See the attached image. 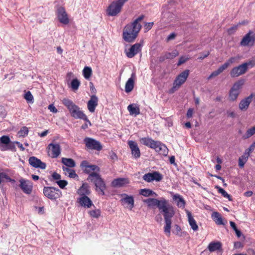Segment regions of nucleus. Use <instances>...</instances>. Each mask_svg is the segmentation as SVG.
I'll use <instances>...</instances> for the list:
<instances>
[{
  "label": "nucleus",
  "instance_id": "nucleus-1",
  "mask_svg": "<svg viewBox=\"0 0 255 255\" xmlns=\"http://www.w3.org/2000/svg\"><path fill=\"white\" fill-rule=\"evenodd\" d=\"M63 104L68 109L71 116L75 119L84 120L91 126L90 121L88 119L86 115L80 110V108L76 105L71 100L68 99H63Z\"/></svg>",
  "mask_w": 255,
  "mask_h": 255
},
{
  "label": "nucleus",
  "instance_id": "nucleus-2",
  "mask_svg": "<svg viewBox=\"0 0 255 255\" xmlns=\"http://www.w3.org/2000/svg\"><path fill=\"white\" fill-rule=\"evenodd\" d=\"M140 30L139 28L134 26L131 23L127 24L123 29V38L127 42H133L137 37Z\"/></svg>",
  "mask_w": 255,
  "mask_h": 255
},
{
  "label": "nucleus",
  "instance_id": "nucleus-3",
  "mask_svg": "<svg viewBox=\"0 0 255 255\" xmlns=\"http://www.w3.org/2000/svg\"><path fill=\"white\" fill-rule=\"evenodd\" d=\"M87 180L95 184L96 188V189L99 192V194L102 195L105 194L104 191L106 189V184L103 179L98 173L96 172L90 173L87 178Z\"/></svg>",
  "mask_w": 255,
  "mask_h": 255
},
{
  "label": "nucleus",
  "instance_id": "nucleus-4",
  "mask_svg": "<svg viewBox=\"0 0 255 255\" xmlns=\"http://www.w3.org/2000/svg\"><path fill=\"white\" fill-rule=\"evenodd\" d=\"M128 0H118L113 1L107 7L106 10L108 16H115L121 11L124 3Z\"/></svg>",
  "mask_w": 255,
  "mask_h": 255
},
{
  "label": "nucleus",
  "instance_id": "nucleus-5",
  "mask_svg": "<svg viewBox=\"0 0 255 255\" xmlns=\"http://www.w3.org/2000/svg\"><path fill=\"white\" fill-rule=\"evenodd\" d=\"M189 75V70H186L179 74L175 78L172 88L170 90V93H173L178 90L185 82Z\"/></svg>",
  "mask_w": 255,
  "mask_h": 255
},
{
  "label": "nucleus",
  "instance_id": "nucleus-6",
  "mask_svg": "<svg viewBox=\"0 0 255 255\" xmlns=\"http://www.w3.org/2000/svg\"><path fill=\"white\" fill-rule=\"evenodd\" d=\"M157 207L161 212L163 213L164 217L173 216L174 212L172 206L168 204V201L164 198L158 200Z\"/></svg>",
  "mask_w": 255,
  "mask_h": 255
},
{
  "label": "nucleus",
  "instance_id": "nucleus-7",
  "mask_svg": "<svg viewBox=\"0 0 255 255\" xmlns=\"http://www.w3.org/2000/svg\"><path fill=\"white\" fill-rule=\"evenodd\" d=\"M43 193L46 197L51 200L59 198L61 194V191L58 189L51 187H44Z\"/></svg>",
  "mask_w": 255,
  "mask_h": 255
},
{
  "label": "nucleus",
  "instance_id": "nucleus-8",
  "mask_svg": "<svg viewBox=\"0 0 255 255\" xmlns=\"http://www.w3.org/2000/svg\"><path fill=\"white\" fill-rule=\"evenodd\" d=\"M255 42V35L253 31L250 30L243 38L240 45L243 46H253Z\"/></svg>",
  "mask_w": 255,
  "mask_h": 255
},
{
  "label": "nucleus",
  "instance_id": "nucleus-9",
  "mask_svg": "<svg viewBox=\"0 0 255 255\" xmlns=\"http://www.w3.org/2000/svg\"><path fill=\"white\" fill-rule=\"evenodd\" d=\"M48 154L51 158H57L61 153L60 145L58 143H50L47 147Z\"/></svg>",
  "mask_w": 255,
  "mask_h": 255
},
{
  "label": "nucleus",
  "instance_id": "nucleus-10",
  "mask_svg": "<svg viewBox=\"0 0 255 255\" xmlns=\"http://www.w3.org/2000/svg\"><path fill=\"white\" fill-rule=\"evenodd\" d=\"M84 142L86 146L89 149L99 151L102 148V146L100 142L93 138L86 137L84 139Z\"/></svg>",
  "mask_w": 255,
  "mask_h": 255
},
{
  "label": "nucleus",
  "instance_id": "nucleus-11",
  "mask_svg": "<svg viewBox=\"0 0 255 255\" xmlns=\"http://www.w3.org/2000/svg\"><path fill=\"white\" fill-rule=\"evenodd\" d=\"M19 182L20 183L19 187L22 191L25 194H30L32 190V183L24 178L20 179Z\"/></svg>",
  "mask_w": 255,
  "mask_h": 255
},
{
  "label": "nucleus",
  "instance_id": "nucleus-12",
  "mask_svg": "<svg viewBox=\"0 0 255 255\" xmlns=\"http://www.w3.org/2000/svg\"><path fill=\"white\" fill-rule=\"evenodd\" d=\"M162 175L157 171L146 173L144 174L142 177L143 179L147 182L153 181H160L162 180Z\"/></svg>",
  "mask_w": 255,
  "mask_h": 255
},
{
  "label": "nucleus",
  "instance_id": "nucleus-13",
  "mask_svg": "<svg viewBox=\"0 0 255 255\" xmlns=\"http://www.w3.org/2000/svg\"><path fill=\"white\" fill-rule=\"evenodd\" d=\"M143 41L140 43H136L132 45L128 50H126V55L128 58H132L141 51Z\"/></svg>",
  "mask_w": 255,
  "mask_h": 255
},
{
  "label": "nucleus",
  "instance_id": "nucleus-14",
  "mask_svg": "<svg viewBox=\"0 0 255 255\" xmlns=\"http://www.w3.org/2000/svg\"><path fill=\"white\" fill-rule=\"evenodd\" d=\"M57 17L59 22L63 24H67L69 22L68 15L63 7H59L57 10Z\"/></svg>",
  "mask_w": 255,
  "mask_h": 255
},
{
  "label": "nucleus",
  "instance_id": "nucleus-15",
  "mask_svg": "<svg viewBox=\"0 0 255 255\" xmlns=\"http://www.w3.org/2000/svg\"><path fill=\"white\" fill-rule=\"evenodd\" d=\"M122 199L121 202L123 204L127 205V208L129 210H131L134 207V199L132 196L128 195L127 194H122L121 195Z\"/></svg>",
  "mask_w": 255,
  "mask_h": 255
},
{
  "label": "nucleus",
  "instance_id": "nucleus-16",
  "mask_svg": "<svg viewBox=\"0 0 255 255\" xmlns=\"http://www.w3.org/2000/svg\"><path fill=\"white\" fill-rule=\"evenodd\" d=\"M250 65H249V66ZM251 68L253 65H251ZM248 65H240L239 66L233 68L231 72V76L232 77H237L245 73L247 70Z\"/></svg>",
  "mask_w": 255,
  "mask_h": 255
},
{
  "label": "nucleus",
  "instance_id": "nucleus-17",
  "mask_svg": "<svg viewBox=\"0 0 255 255\" xmlns=\"http://www.w3.org/2000/svg\"><path fill=\"white\" fill-rule=\"evenodd\" d=\"M255 96L254 93L241 101L239 105L240 110L242 111H246L248 109L250 104L253 100V98Z\"/></svg>",
  "mask_w": 255,
  "mask_h": 255
},
{
  "label": "nucleus",
  "instance_id": "nucleus-18",
  "mask_svg": "<svg viewBox=\"0 0 255 255\" xmlns=\"http://www.w3.org/2000/svg\"><path fill=\"white\" fill-rule=\"evenodd\" d=\"M82 167L84 169V171L90 174V173L93 172H96L99 171V168L95 165L89 164L86 161H83L81 164Z\"/></svg>",
  "mask_w": 255,
  "mask_h": 255
},
{
  "label": "nucleus",
  "instance_id": "nucleus-19",
  "mask_svg": "<svg viewBox=\"0 0 255 255\" xmlns=\"http://www.w3.org/2000/svg\"><path fill=\"white\" fill-rule=\"evenodd\" d=\"M28 161L30 165L34 167L40 168L42 169H44L46 168V164L42 162L40 159H38L36 157H30L28 159Z\"/></svg>",
  "mask_w": 255,
  "mask_h": 255
},
{
  "label": "nucleus",
  "instance_id": "nucleus-20",
  "mask_svg": "<svg viewBox=\"0 0 255 255\" xmlns=\"http://www.w3.org/2000/svg\"><path fill=\"white\" fill-rule=\"evenodd\" d=\"M98 104V98L95 95H92L87 103V108L91 113H94Z\"/></svg>",
  "mask_w": 255,
  "mask_h": 255
},
{
  "label": "nucleus",
  "instance_id": "nucleus-21",
  "mask_svg": "<svg viewBox=\"0 0 255 255\" xmlns=\"http://www.w3.org/2000/svg\"><path fill=\"white\" fill-rule=\"evenodd\" d=\"M128 144L131 151L132 155L136 158H139L140 156V152L137 143L134 141L129 140L128 142Z\"/></svg>",
  "mask_w": 255,
  "mask_h": 255
},
{
  "label": "nucleus",
  "instance_id": "nucleus-22",
  "mask_svg": "<svg viewBox=\"0 0 255 255\" xmlns=\"http://www.w3.org/2000/svg\"><path fill=\"white\" fill-rule=\"evenodd\" d=\"M153 148H154L157 152H158L159 154L163 155H166L168 152L167 147L158 141H156L155 146Z\"/></svg>",
  "mask_w": 255,
  "mask_h": 255
},
{
  "label": "nucleus",
  "instance_id": "nucleus-23",
  "mask_svg": "<svg viewBox=\"0 0 255 255\" xmlns=\"http://www.w3.org/2000/svg\"><path fill=\"white\" fill-rule=\"evenodd\" d=\"M135 79V74L134 73H132L131 77L128 79L126 83L125 91L126 93H129L133 90Z\"/></svg>",
  "mask_w": 255,
  "mask_h": 255
},
{
  "label": "nucleus",
  "instance_id": "nucleus-24",
  "mask_svg": "<svg viewBox=\"0 0 255 255\" xmlns=\"http://www.w3.org/2000/svg\"><path fill=\"white\" fill-rule=\"evenodd\" d=\"M129 183V181L127 178H120L114 179L112 182V186L114 187H121Z\"/></svg>",
  "mask_w": 255,
  "mask_h": 255
},
{
  "label": "nucleus",
  "instance_id": "nucleus-25",
  "mask_svg": "<svg viewBox=\"0 0 255 255\" xmlns=\"http://www.w3.org/2000/svg\"><path fill=\"white\" fill-rule=\"evenodd\" d=\"M179 55L177 50L174 49L171 52H166L159 57V61L163 62L165 59H172Z\"/></svg>",
  "mask_w": 255,
  "mask_h": 255
},
{
  "label": "nucleus",
  "instance_id": "nucleus-26",
  "mask_svg": "<svg viewBox=\"0 0 255 255\" xmlns=\"http://www.w3.org/2000/svg\"><path fill=\"white\" fill-rule=\"evenodd\" d=\"M79 203L85 208H90L93 205L91 199L87 196H83L78 199Z\"/></svg>",
  "mask_w": 255,
  "mask_h": 255
},
{
  "label": "nucleus",
  "instance_id": "nucleus-27",
  "mask_svg": "<svg viewBox=\"0 0 255 255\" xmlns=\"http://www.w3.org/2000/svg\"><path fill=\"white\" fill-rule=\"evenodd\" d=\"M173 216L164 217L165 219V225L164 227V232L168 237L170 236L171 227V218Z\"/></svg>",
  "mask_w": 255,
  "mask_h": 255
},
{
  "label": "nucleus",
  "instance_id": "nucleus-28",
  "mask_svg": "<svg viewBox=\"0 0 255 255\" xmlns=\"http://www.w3.org/2000/svg\"><path fill=\"white\" fill-rule=\"evenodd\" d=\"M172 198L179 208H184L185 206V201L181 195L178 194H173L172 195Z\"/></svg>",
  "mask_w": 255,
  "mask_h": 255
},
{
  "label": "nucleus",
  "instance_id": "nucleus-29",
  "mask_svg": "<svg viewBox=\"0 0 255 255\" xmlns=\"http://www.w3.org/2000/svg\"><path fill=\"white\" fill-rule=\"evenodd\" d=\"M222 248V243L220 242H212L208 246V249L210 252H214L220 250Z\"/></svg>",
  "mask_w": 255,
  "mask_h": 255
},
{
  "label": "nucleus",
  "instance_id": "nucleus-30",
  "mask_svg": "<svg viewBox=\"0 0 255 255\" xmlns=\"http://www.w3.org/2000/svg\"><path fill=\"white\" fill-rule=\"evenodd\" d=\"M186 213L188 219V222L191 228L195 231H197L198 230V226L196 222L192 217L191 213L189 211H187Z\"/></svg>",
  "mask_w": 255,
  "mask_h": 255
},
{
  "label": "nucleus",
  "instance_id": "nucleus-31",
  "mask_svg": "<svg viewBox=\"0 0 255 255\" xmlns=\"http://www.w3.org/2000/svg\"><path fill=\"white\" fill-rule=\"evenodd\" d=\"M130 115L136 116L140 114V109L138 106L135 104H130L127 108Z\"/></svg>",
  "mask_w": 255,
  "mask_h": 255
},
{
  "label": "nucleus",
  "instance_id": "nucleus-32",
  "mask_svg": "<svg viewBox=\"0 0 255 255\" xmlns=\"http://www.w3.org/2000/svg\"><path fill=\"white\" fill-rule=\"evenodd\" d=\"M212 218L216 224L218 225H225V223L223 221L221 215L217 212H214L212 214Z\"/></svg>",
  "mask_w": 255,
  "mask_h": 255
},
{
  "label": "nucleus",
  "instance_id": "nucleus-33",
  "mask_svg": "<svg viewBox=\"0 0 255 255\" xmlns=\"http://www.w3.org/2000/svg\"><path fill=\"white\" fill-rule=\"evenodd\" d=\"M78 193L80 196H87L90 193L89 187L87 183H83L82 186L78 189Z\"/></svg>",
  "mask_w": 255,
  "mask_h": 255
},
{
  "label": "nucleus",
  "instance_id": "nucleus-34",
  "mask_svg": "<svg viewBox=\"0 0 255 255\" xmlns=\"http://www.w3.org/2000/svg\"><path fill=\"white\" fill-rule=\"evenodd\" d=\"M140 141L143 144L149 146L150 148H153L155 146L156 141L153 140L151 138L144 137L140 139Z\"/></svg>",
  "mask_w": 255,
  "mask_h": 255
},
{
  "label": "nucleus",
  "instance_id": "nucleus-35",
  "mask_svg": "<svg viewBox=\"0 0 255 255\" xmlns=\"http://www.w3.org/2000/svg\"><path fill=\"white\" fill-rule=\"evenodd\" d=\"M62 169L64 174L68 176L69 177L72 178L78 177L77 174L75 173V171L74 170L65 166H63Z\"/></svg>",
  "mask_w": 255,
  "mask_h": 255
},
{
  "label": "nucleus",
  "instance_id": "nucleus-36",
  "mask_svg": "<svg viewBox=\"0 0 255 255\" xmlns=\"http://www.w3.org/2000/svg\"><path fill=\"white\" fill-rule=\"evenodd\" d=\"M139 194L145 197L157 196L156 193L149 189H142L139 191Z\"/></svg>",
  "mask_w": 255,
  "mask_h": 255
},
{
  "label": "nucleus",
  "instance_id": "nucleus-37",
  "mask_svg": "<svg viewBox=\"0 0 255 255\" xmlns=\"http://www.w3.org/2000/svg\"><path fill=\"white\" fill-rule=\"evenodd\" d=\"M62 162L67 167L72 168L75 166V162L73 159L71 158H62Z\"/></svg>",
  "mask_w": 255,
  "mask_h": 255
},
{
  "label": "nucleus",
  "instance_id": "nucleus-38",
  "mask_svg": "<svg viewBox=\"0 0 255 255\" xmlns=\"http://www.w3.org/2000/svg\"><path fill=\"white\" fill-rule=\"evenodd\" d=\"M228 65H222L218 70L214 71L208 78V79H211L213 77H215L220 74L224 70L227 68Z\"/></svg>",
  "mask_w": 255,
  "mask_h": 255
},
{
  "label": "nucleus",
  "instance_id": "nucleus-39",
  "mask_svg": "<svg viewBox=\"0 0 255 255\" xmlns=\"http://www.w3.org/2000/svg\"><path fill=\"white\" fill-rule=\"evenodd\" d=\"M255 134V125L249 128L243 135L242 138L247 139Z\"/></svg>",
  "mask_w": 255,
  "mask_h": 255
},
{
  "label": "nucleus",
  "instance_id": "nucleus-40",
  "mask_svg": "<svg viewBox=\"0 0 255 255\" xmlns=\"http://www.w3.org/2000/svg\"><path fill=\"white\" fill-rule=\"evenodd\" d=\"M5 181L15 182V180L11 179L5 173L0 171V184Z\"/></svg>",
  "mask_w": 255,
  "mask_h": 255
},
{
  "label": "nucleus",
  "instance_id": "nucleus-41",
  "mask_svg": "<svg viewBox=\"0 0 255 255\" xmlns=\"http://www.w3.org/2000/svg\"><path fill=\"white\" fill-rule=\"evenodd\" d=\"M248 153L245 152L239 159V166L242 168L244 166L245 164L247 161L249 157Z\"/></svg>",
  "mask_w": 255,
  "mask_h": 255
},
{
  "label": "nucleus",
  "instance_id": "nucleus-42",
  "mask_svg": "<svg viewBox=\"0 0 255 255\" xmlns=\"http://www.w3.org/2000/svg\"><path fill=\"white\" fill-rule=\"evenodd\" d=\"M143 201L150 207L155 206H157V203H158V200L155 198H148L144 200Z\"/></svg>",
  "mask_w": 255,
  "mask_h": 255
},
{
  "label": "nucleus",
  "instance_id": "nucleus-43",
  "mask_svg": "<svg viewBox=\"0 0 255 255\" xmlns=\"http://www.w3.org/2000/svg\"><path fill=\"white\" fill-rule=\"evenodd\" d=\"M244 79H241L237 82H236L232 87L231 89L236 90L237 91H240V89L242 88V86L245 83Z\"/></svg>",
  "mask_w": 255,
  "mask_h": 255
},
{
  "label": "nucleus",
  "instance_id": "nucleus-44",
  "mask_svg": "<svg viewBox=\"0 0 255 255\" xmlns=\"http://www.w3.org/2000/svg\"><path fill=\"white\" fill-rule=\"evenodd\" d=\"M88 213L92 218H98L101 216L100 210L96 208L89 210Z\"/></svg>",
  "mask_w": 255,
  "mask_h": 255
},
{
  "label": "nucleus",
  "instance_id": "nucleus-45",
  "mask_svg": "<svg viewBox=\"0 0 255 255\" xmlns=\"http://www.w3.org/2000/svg\"><path fill=\"white\" fill-rule=\"evenodd\" d=\"M216 188L218 189V192L221 193L224 197L228 198L230 201L232 200V198L231 195L228 194V193L224 189L218 186H216Z\"/></svg>",
  "mask_w": 255,
  "mask_h": 255
},
{
  "label": "nucleus",
  "instance_id": "nucleus-46",
  "mask_svg": "<svg viewBox=\"0 0 255 255\" xmlns=\"http://www.w3.org/2000/svg\"><path fill=\"white\" fill-rule=\"evenodd\" d=\"M240 93V91H237L231 89L229 94L230 100L233 101H235L237 99Z\"/></svg>",
  "mask_w": 255,
  "mask_h": 255
},
{
  "label": "nucleus",
  "instance_id": "nucleus-47",
  "mask_svg": "<svg viewBox=\"0 0 255 255\" xmlns=\"http://www.w3.org/2000/svg\"><path fill=\"white\" fill-rule=\"evenodd\" d=\"M83 75L85 79H88L92 74V69L89 67H85L83 70Z\"/></svg>",
  "mask_w": 255,
  "mask_h": 255
},
{
  "label": "nucleus",
  "instance_id": "nucleus-48",
  "mask_svg": "<svg viewBox=\"0 0 255 255\" xmlns=\"http://www.w3.org/2000/svg\"><path fill=\"white\" fill-rule=\"evenodd\" d=\"M144 18V15H141L137 17L136 19H135L132 22H131L134 26L139 28V29H141V25L139 23V21H141Z\"/></svg>",
  "mask_w": 255,
  "mask_h": 255
},
{
  "label": "nucleus",
  "instance_id": "nucleus-49",
  "mask_svg": "<svg viewBox=\"0 0 255 255\" xmlns=\"http://www.w3.org/2000/svg\"><path fill=\"white\" fill-rule=\"evenodd\" d=\"M28 129L26 127H22L18 132L17 134L19 137H24L28 134Z\"/></svg>",
  "mask_w": 255,
  "mask_h": 255
},
{
  "label": "nucleus",
  "instance_id": "nucleus-50",
  "mask_svg": "<svg viewBox=\"0 0 255 255\" xmlns=\"http://www.w3.org/2000/svg\"><path fill=\"white\" fill-rule=\"evenodd\" d=\"M80 82L77 79H73L71 82V88L74 91L78 90L80 86Z\"/></svg>",
  "mask_w": 255,
  "mask_h": 255
},
{
  "label": "nucleus",
  "instance_id": "nucleus-51",
  "mask_svg": "<svg viewBox=\"0 0 255 255\" xmlns=\"http://www.w3.org/2000/svg\"><path fill=\"white\" fill-rule=\"evenodd\" d=\"M0 142L7 145L10 142V139L8 136L3 135L0 137Z\"/></svg>",
  "mask_w": 255,
  "mask_h": 255
},
{
  "label": "nucleus",
  "instance_id": "nucleus-52",
  "mask_svg": "<svg viewBox=\"0 0 255 255\" xmlns=\"http://www.w3.org/2000/svg\"><path fill=\"white\" fill-rule=\"evenodd\" d=\"M242 58V56L240 55H237L235 56L231 57L229 60V62L230 63H237Z\"/></svg>",
  "mask_w": 255,
  "mask_h": 255
},
{
  "label": "nucleus",
  "instance_id": "nucleus-53",
  "mask_svg": "<svg viewBox=\"0 0 255 255\" xmlns=\"http://www.w3.org/2000/svg\"><path fill=\"white\" fill-rule=\"evenodd\" d=\"M25 99L29 102L33 103V97L30 92L28 91L24 95Z\"/></svg>",
  "mask_w": 255,
  "mask_h": 255
},
{
  "label": "nucleus",
  "instance_id": "nucleus-54",
  "mask_svg": "<svg viewBox=\"0 0 255 255\" xmlns=\"http://www.w3.org/2000/svg\"><path fill=\"white\" fill-rule=\"evenodd\" d=\"M175 228H176V231H175V234L176 235H177L179 236L182 237V236H184V235H185L187 234L186 232H181V229L179 226L176 225Z\"/></svg>",
  "mask_w": 255,
  "mask_h": 255
},
{
  "label": "nucleus",
  "instance_id": "nucleus-55",
  "mask_svg": "<svg viewBox=\"0 0 255 255\" xmlns=\"http://www.w3.org/2000/svg\"><path fill=\"white\" fill-rule=\"evenodd\" d=\"M190 59V57L187 55H184L181 56L178 61L177 64H184V63L188 61V60Z\"/></svg>",
  "mask_w": 255,
  "mask_h": 255
},
{
  "label": "nucleus",
  "instance_id": "nucleus-56",
  "mask_svg": "<svg viewBox=\"0 0 255 255\" xmlns=\"http://www.w3.org/2000/svg\"><path fill=\"white\" fill-rule=\"evenodd\" d=\"M56 183L61 188H64L68 184L67 182L64 180H59L56 181Z\"/></svg>",
  "mask_w": 255,
  "mask_h": 255
},
{
  "label": "nucleus",
  "instance_id": "nucleus-57",
  "mask_svg": "<svg viewBox=\"0 0 255 255\" xmlns=\"http://www.w3.org/2000/svg\"><path fill=\"white\" fill-rule=\"evenodd\" d=\"M255 148V142H253L250 146L249 148L246 150V153H247L250 155V153L253 151Z\"/></svg>",
  "mask_w": 255,
  "mask_h": 255
},
{
  "label": "nucleus",
  "instance_id": "nucleus-58",
  "mask_svg": "<svg viewBox=\"0 0 255 255\" xmlns=\"http://www.w3.org/2000/svg\"><path fill=\"white\" fill-rule=\"evenodd\" d=\"M48 109L53 113H56L58 112L57 109L54 107L53 104H50L48 106Z\"/></svg>",
  "mask_w": 255,
  "mask_h": 255
},
{
  "label": "nucleus",
  "instance_id": "nucleus-59",
  "mask_svg": "<svg viewBox=\"0 0 255 255\" xmlns=\"http://www.w3.org/2000/svg\"><path fill=\"white\" fill-rule=\"evenodd\" d=\"M153 25V22H147L144 25V28L146 31H149Z\"/></svg>",
  "mask_w": 255,
  "mask_h": 255
},
{
  "label": "nucleus",
  "instance_id": "nucleus-60",
  "mask_svg": "<svg viewBox=\"0 0 255 255\" xmlns=\"http://www.w3.org/2000/svg\"><path fill=\"white\" fill-rule=\"evenodd\" d=\"M193 115V109L192 108L189 109L187 111V114H186L187 117L188 118H190L192 117Z\"/></svg>",
  "mask_w": 255,
  "mask_h": 255
},
{
  "label": "nucleus",
  "instance_id": "nucleus-61",
  "mask_svg": "<svg viewBox=\"0 0 255 255\" xmlns=\"http://www.w3.org/2000/svg\"><path fill=\"white\" fill-rule=\"evenodd\" d=\"M52 176L53 179L57 180V181L59 180L61 178V175L56 172H54L52 174Z\"/></svg>",
  "mask_w": 255,
  "mask_h": 255
},
{
  "label": "nucleus",
  "instance_id": "nucleus-62",
  "mask_svg": "<svg viewBox=\"0 0 255 255\" xmlns=\"http://www.w3.org/2000/svg\"><path fill=\"white\" fill-rule=\"evenodd\" d=\"M176 34L174 32H172L167 37V41H170L174 39L176 37Z\"/></svg>",
  "mask_w": 255,
  "mask_h": 255
},
{
  "label": "nucleus",
  "instance_id": "nucleus-63",
  "mask_svg": "<svg viewBox=\"0 0 255 255\" xmlns=\"http://www.w3.org/2000/svg\"><path fill=\"white\" fill-rule=\"evenodd\" d=\"M228 116L231 118H235L236 117V114L234 112L231 111H228L227 112Z\"/></svg>",
  "mask_w": 255,
  "mask_h": 255
},
{
  "label": "nucleus",
  "instance_id": "nucleus-64",
  "mask_svg": "<svg viewBox=\"0 0 255 255\" xmlns=\"http://www.w3.org/2000/svg\"><path fill=\"white\" fill-rule=\"evenodd\" d=\"M14 143L16 144L21 151L24 150V148L23 147L22 144L21 143H20L18 141H15L14 142Z\"/></svg>",
  "mask_w": 255,
  "mask_h": 255
}]
</instances>
